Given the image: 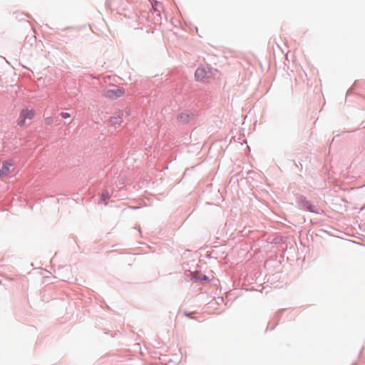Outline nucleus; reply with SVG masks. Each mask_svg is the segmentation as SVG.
I'll list each match as a JSON object with an SVG mask.
<instances>
[{"instance_id":"nucleus-6","label":"nucleus","mask_w":365,"mask_h":365,"mask_svg":"<svg viewBox=\"0 0 365 365\" xmlns=\"http://www.w3.org/2000/svg\"><path fill=\"white\" fill-rule=\"evenodd\" d=\"M192 118V115L188 113H182L178 116V120L180 123H188Z\"/></svg>"},{"instance_id":"nucleus-10","label":"nucleus","mask_w":365,"mask_h":365,"mask_svg":"<svg viewBox=\"0 0 365 365\" xmlns=\"http://www.w3.org/2000/svg\"><path fill=\"white\" fill-rule=\"evenodd\" d=\"M197 273L195 274V277H196L197 279H200V280H206L207 279V277L205 275H203L202 277H197Z\"/></svg>"},{"instance_id":"nucleus-4","label":"nucleus","mask_w":365,"mask_h":365,"mask_svg":"<svg viewBox=\"0 0 365 365\" xmlns=\"http://www.w3.org/2000/svg\"><path fill=\"white\" fill-rule=\"evenodd\" d=\"M109 122L113 126L120 125L123 122V112L118 110L114 113L110 118Z\"/></svg>"},{"instance_id":"nucleus-9","label":"nucleus","mask_w":365,"mask_h":365,"mask_svg":"<svg viewBox=\"0 0 365 365\" xmlns=\"http://www.w3.org/2000/svg\"><path fill=\"white\" fill-rule=\"evenodd\" d=\"M53 121V118H46V120H45V122H46V123L47 125H51V124H52Z\"/></svg>"},{"instance_id":"nucleus-2","label":"nucleus","mask_w":365,"mask_h":365,"mask_svg":"<svg viewBox=\"0 0 365 365\" xmlns=\"http://www.w3.org/2000/svg\"><path fill=\"white\" fill-rule=\"evenodd\" d=\"M35 114H36V112L33 109H29V108L23 109L20 113L19 119L17 120V124L21 127L24 126L25 125L26 120V119H29V120L33 119L35 116Z\"/></svg>"},{"instance_id":"nucleus-8","label":"nucleus","mask_w":365,"mask_h":365,"mask_svg":"<svg viewBox=\"0 0 365 365\" xmlns=\"http://www.w3.org/2000/svg\"><path fill=\"white\" fill-rule=\"evenodd\" d=\"M61 115L63 118H68L71 117V115L69 113L67 112H63L61 113Z\"/></svg>"},{"instance_id":"nucleus-5","label":"nucleus","mask_w":365,"mask_h":365,"mask_svg":"<svg viewBox=\"0 0 365 365\" xmlns=\"http://www.w3.org/2000/svg\"><path fill=\"white\" fill-rule=\"evenodd\" d=\"M13 165L11 161H5L3 163L1 168H0V178L7 176L11 173L10 168Z\"/></svg>"},{"instance_id":"nucleus-7","label":"nucleus","mask_w":365,"mask_h":365,"mask_svg":"<svg viewBox=\"0 0 365 365\" xmlns=\"http://www.w3.org/2000/svg\"><path fill=\"white\" fill-rule=\"evenodd\" d=\"M110 198V195L108 193V191H104L102 195H101V199L103 200V201H106L108 200V199Z\"/></svg>"},{"instance_id":"nucleus-3","label":"nucleus","mask_w":365,"mask_h":365,"mask_svg":"<svg viewBox=\"0 0 365 365\" xmlns=\"http://www.w3.org/2000/svg\"><path fill=\"white\" fill-rule=\"evenodd\" d=\"M210 71L205 67H198L195 73V78L196 81L204 82L210 78Z\"/></svg>"},{"instance_id":"nucleus-1","label":"nucleus","mask_w":365,"mask_h":365,"mask_svg":"<svg viewBox=\"0 0 365 365\" xmlns=\"http://www.w3.org/2000/svg\"><path fill=\"white\" fill-rule=\"evenodd\" d=\"M125 91V89L122 87H118L116 86H112L110 87L106 88L103 91V96L110 99V100H115L124 96Z\"/></svg>"}]
</instances>
